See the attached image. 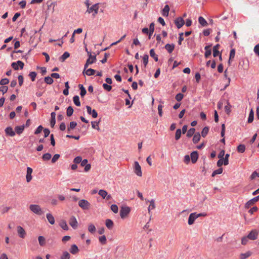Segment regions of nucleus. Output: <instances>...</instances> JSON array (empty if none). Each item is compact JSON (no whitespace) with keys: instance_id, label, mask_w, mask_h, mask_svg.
Here are the masks:
<instances>
[{"instance_id":"nucleus-21","label":"nucleus","mask_w":259,"mask_h":259,"mask_svg":"<svg viewBox=\"0 0 259 259\" xmlns=\"http://www.w3.org/2000/svg\"><path fill=\"white\" fill-rule=\"evenodd\" d=\"M69 251L72 254H75L79 251V249L75 244H73L71 246Z\"/></svg>"},{"instance_id":"nucleus-37","label":"nucleus","mask_w":259,"mask_h":259,"mask_svg":"<svg viewBox=\"0 0 259 259\" xmlns=\"http://www.w3.org/2000/svg\"><path fill=\"white\" fill-rule=\"evenodd\" d=\"M69 53L67 52H65L61 56L60 60L61 62H64L67 58H68L69 57Z\"/></svg>"},{"instance_id":"nucleus-19","label":"nucleus","mask_w":259,"mask_h":259,"mask_svg":"<svg viewBox=\"0 0 259 259\" xmlns=\"http://www.w3.org/2000/svg\"><path fill=\"white\" fill-rule=\"evenodd\" d=\"M25 125L24 124L20 125V126H17L15 128V133H16L17 134L20 135L22 134L24 130Z\"/></svg>"},{"instance_id":"nucleus-9","label":"nucleus","mask_w":259,"mask_h":259,"mask_svg":"<svg viewBox=\"0 0 259 259\" xmlns=\"http://www.w3.org/2000/svg\"><path fill=\"white\" fill-rule=\"evenodd\" d=\"M258 200L259 195L248 201L245 204V207L246 208H249L251 205H252L254 203L258 201Z\"/></svg>"},{"instance_id":"nucleus-46","label":"nucleus","mask_w":259,"mask_h":259,"mask_svg":"<svg viewBox=\"0 0 259 259\" xmlns=\"http://www.w3.org/2000/svg\"><path fill=\"white\" fill-rule=\"evenodd\" d=\"M73 108L71 106H69L67 108V111H66V115H67V116H68V117H70V116H71L73 114Z\"/></svg>"},{"instance_id":"nucleus-1","label":"nucleus","mask_w":259,"mask_h":259,"mask_svg":"<svg viewBox=\"0 0 259 259\" xmlns=\"http://www.w3.org/2000/svg\"><path fill=\"white\" fill-rule=\"evenodd\" d=\"M29 209L33 213L37 215H41L44 213V211L42 210L40 206L37 204H31L29 206Z\"/></svg>"},{"instance_id":"nucleus-26","label":"nucleus","mask_w":259,"mask_h":259,"mask_svg":"<svg viewBox=\"0 0 259 259\" xmlns=\"http://www.w3.org/2000/svg\"><path fill=\"white\" fill-rule=\"evenodd\" d=\"M47 219L48 222L51 224L53 225L55 223V219L53 215L50 213H48L46 215Z\"/></svg>"},{"instance_id":"nucleus-10","label":"nucleus","mask_w":259,"mask_h":259,"mask_svg":"<svg viewBox=\"0 0 259 259\" xmlns=\"http://www.w3.org/2000/svg\"><path fill=\"white\" fill-rule=\"evenodd\" d=\"M17 231L18 236L21 238H24L26 235L25 230L20 226L17 227Z\"/></svg>"},{"instance_id":"nucleus-6","label":"nucleus","mask_w":259,"mask_h":259,"mask_svg":"<svg viewBox=\"0 0 259 259\" xmlns=\"http://www.w3.org/2000/svg\"><path fill=\"white\" fill-rule=\"evenodd\" d=\"M258 231L257 230H252L247 235L250 240H254L257 238Z\"/></svg>"},{"instance_id":"nucleus-30","label":"nucleus","mask_w":259,"mask_h":259,"mask_svg":"<svg viewBox=\"0 0 259 259\" xmlns=\"http://www.w3.org/2000/svg\"><path fill=\"white\" fill-rule=\"evenodd\" d=\"M198 22L202 26H206L208 25V23L205 19L201 16H200L198 18Z\"/></svg>"},{"instance_id":"nucleus-11","label":"nucleus","mask_w":259,"mask_h":259,"mask_svg":"<svg viewBox=\"0 0 259 259\" xmlns=\"http://www.w3.org/2000/svg\"><path fill=\"white\" fill-rule=\"evenodd\" d=\"M69 225L74 229H76L77 227V221L74 216H71L69 221Z\"/></svg>"},{"instance_id":"nucleus-15","label":"nucleus","mask_w":259,"mask_h":259,"mask_svg":"<svg viewBox=\"0 0 259 259\" xmlns=\"http://www.w3.org/2000/svg\"><path fill=\"white\" fill-rule=\"evenodd\" d=\"M252 254V252L250 251H247L245 253H241L239 255V259H246Z\"/></svg>"},{"instance_id":"nucleus-4","label":"nucleus","mask_w":259,"mask_h":259,"mask_svg":"<svg viewBox=\"0 0 259 259\" xmlns=\"http://www.w3.org/2000/svg\"><path fill=\"white\" fill-rule=\"evenodd\" d=\"M78 205L83 210H88L90 207V203L85 199H81L78 202Z\"/></svg>"},{"instance_id":"nucleus-22","label":"nucleus","mask_w":259,"mask_h":259,"mask_svg":"<svg viewBox=\"0 0 259 259\" xmlns=\"http://www.w3.org/2000/svg\"><path fill=\"white\" fill-rule=\"evenodd\" d=\"M59 226L62 229L64 230L67 231L69 229V228L67 226L66 221L64 220H61V221L59 223Z\"/></svg>"},{"instance_id":"nucleus-48","label":"nucleus","mask_w":259,"mask_h":259,"mask_svg":"<svg viewBox=\"0 0 259 259\" xmlns=\"http://www.w3.org/2000/svg\"><path fill=\"white\" fill-rule=\"evenodd\" d=\"M88 230L91 233H94L96 231V227L94 225L90 224L88 226Z\"/></svg>"},{"instance_id":"nucleus-59","label":"nucleus","mask_w":259,"mask_h":259,"mask_svg":"<svg viewBox=\"0 0 259 259\" xmlns=\"http://www.w3.org/2000/svg\"><path fill=\"white\" fill-rule=\"evenodd\" d=\"M253 51L255 55L259 57V44L255 46L254 47Z\"/></svg>"},{"instance_id":"nucleus-52","label":"nucleus","mask_w":259,"mask_h":259,"mask_svg":"<svg viewBox=\"0 0 259 259\" xmlns=\"http://www.w3.org/2000/svg\"><path fill=\"white\" fill-rule=\"evenodd\" d=\"M103 87L104 89L108 92H110L112 90V86L107 83H103Z\"/></svg>"},{"instance_id":"nucleus-51","label":"nucleus","mask_w":259,"mask_h":259,"mask_svg":"<svg viewBox=\"0 0 259 259\" xmlns=\"http://www.w3.org/2000/svg\"><path fill=\"white\" fill-rule=\"evenodd\" d=\"M184 95L182 93H179L177 94V95L175 97L176 100L178 102H180L181 101H182Z\"/></svg>"},{"instance_id":"nucleus-33","label":"nucleus","mask_w":259,"mask_h":259,"mask_svg":"<svg viewBox=\"0 0 259 259\" xmlns=\"http://www.w3.org/2000/svg\"><path fill=\"white\" fill-rule=\"evenodd\" d=\"M195 128H194L193 127V128H191L187 132V134H186V136L188 138H191V137H192V136L193 135L195 134Z\"/></svg>"},{"instance_id":"nucleus-13","label":"nucleus","mask_w":259,"mask_h":259,"mask_svg":"<svg viewBox=\"0 0 259 259\" xmlns=\"http://www.w3.org/2000/svg\"><path fill=\"white\" fill-rule=\"evenodd\" d=\"M192 162L193 163H195L197 162L198 158V153L197 151H193L191 153V157H190Z\"/></svg>"},{"instance_id":"nucleus-50","label":"nucleus","mask_w":259,"mask_h":259,"mask_svg":"<svg viewBox=\"0 0 259 259\" xmlns=\"http://www.w3.org/2000/svg\"><path fill=\"white\" fill-rule=\"evenodd\" d=\"M230 156V155L229 154H226L225 155V157L223 158V160L224 161V164L225 165H227L229 164V157Z\"/></svg>"},{"instance_id":"nucleus-5","label":"nucleus","mask_w":259,"mask_h":259,"mask_svg":"<svg viewBox=\"0 0 259 259\" xmlns=\"http://www.w3.org/2000/svg\"><path fill=\"white\" fill-rule=\"evenodd\" d=\"M99 11V4H96L93 5L92 7L88 8L87 10V12L89 13H93V16L95 17L96 15L98 14Z\"/></svg>"},{"instance_id":"nucleus-56","label":"nucleus","mask_w":259,"mask_h":259,"mask_svg":"<svg viewBox=\"0 0 259 259\" xmlns=\"http://www.w3.org/2000/svg\"><path fill=\"white\" fill-rule=\"evenodd\" d=\"M235 55V50L234 49H232L231 50L229 55L230 60H232L234 59Z\"/></svg>"},{"instance_id":"nucleus-20","label":"nucleus","mask_w":259,"mask_h":259,"mask_svg":"<svg viewBox=\"0 0 259 259\" xmlns=\"http://www.w3.org/2000/svg\"><path fill=\"white\" fill-rule=\"evenodd\" d=\"M51 119L50 121V125L52 127H53L56 123V113L53 112L51 113Z\"/></svg>"},{"instance_id":"nucleus-28","label":"nucleus","mask_w":259,"mask_h":259,"mask_svg":"<svg viewBox=\"0 0 259 259\" xmlns=\"http://www.w3.org/2000/svg\"><path fill=\"white\" fill-rule=\"evenodd\" d=\"M169 11V7L168 5H166L162 10V14L163 16H168Z\"/></svg>"},{"instance_id":"nucleus-3","label":"nucleus","mask_w":259,"mask_h":259,"mask_svg":"<svg viewBox=\"0 0 259 259\" xmlns=\"http://www.w3.org/2000/svg\"><path fill=\"white\" fill-rule=\"evenodd\" d=\"M131 208L128 206H122L120 210V215L122 219H124L130 212Z\"/></svg>"},{"instance_id":"nucleus-64","label":"nucleus","mask_w":259,"mask_h":259,"mask_svg":"<svg viewBox=\"0 0 259 259\" xmlns=\"http://www.w3.org/2000/svg\"><path fill=\"white\" fill-rule=\"evenodd\" d=\"M8 88L6 86H2L0 87V91L3 93V94L6 93L8 91Z\"/></svg>"},{"instance_id":"nucleus-58","label":"nucleus","mask_w":259,"mask_h":259,"mask_svg":"<svg viewBox=\"0 0 259 259\" xmlns=\"http://www.w3.org/2000/svg\"><path fill=\"white\" fill-rule=\"evenodd\" d=\"M9 82V79L7 78H3V79H1V80L0 81V84L2 85H4L8 84Z\"/></svg>"},{"instance_id":"nucleus-60","label":"nucleus","mask_w":259,"mask_h":259,"mask_svg":"<svg viewBox=\"0 0 259 259\" xmlns=\"http://www.w3.org/2000/svg\"><path fill=\"white\" fill-rule=\"evenodd\" d=\"M184 34V33L183 32H181V33H179V40H178V44L179 45H181L182 42L184 40V37H183Z\"/></svg>"},{"instance_id":"nucleus-57","label":"nucleus","mask_w":259,"mask_h":259,"mask_svg":"<svg viewBox=\"0 0 259 259\" xmlns=\"http://www.w3.org/2000/svg\"><path fill=\"white\" fill-rule=\"evenodd\" d=\"M111 209L112 210V211L113 212L116 213L118 212V207L117 205H116V204H112L111 206Z\"/></svg>"},{"instance_id":"nucleus-54","label":"nucleus","mask_w":259,"mask_h":259,"mask_svg":"<svg viewBox=\"0 0 259 259\" xmlns=\"http://www.w3.org/2000/svg\"><path fill=\"white\" fill-rule=\"evenodd\" d=\"M248 239H249V238L247 237V236H243L241 238V244L243 245H246L248 241Z\"/></svg>"},{"instance_id":"nucleus-36","label":"nucleus","mask_w":259,"mask_h":259,"mask_svg":"<svg viewBox=\"0 0 259 259\" xmlns=\"http://www.w3.org/2000/svg\"><path fill=\"white\" fill-rule=\"evenodd\" d=\"M182 131L180 128H178L176 130V134H175V139L176 140L178 141L179 140L182 135Z\"/></svg>"},{"instance_id":"nucleus-38","label":"nucleus","mask_w":259,"mask_h":259,"mask_svg":"<svg viewBox=\"0 0 259 259\" xmlns=\"http://www.w3.org/2000/svg\"><path fill=\"white\" fill-rule=\"evenodd\" d=\"M237 150L239 153H243L245 150V146L243 144H240L237 148Z\"/></svg>"},{"instance_id":"nucleus-63","label":"nucleus","mask_w":259,"mask_h":259,"mask_svg":"<svg viewBox=\"0 0 259 259\" xmlns=\"http://www.w3.org/2000/svg\"><path fill=\"white\" fill-rule=\"evenodd\" d=\"M162 108H163V106L161 104H159L158 106V114L160 117H161L162 116Z\"/></svg>"},{"instance_id":"nucleus-17","label":"nucleus","mask_w":259,"mask_h":259,"mask_svg":"<svg viewBox=\"0 0 259 259\" xmlns=\"http://www.w3.org/2000/svg\"><path fill=\"white\" fill-rule=\"evenodd\" d=\"M220 47V45L219 44H217L215 46L213 47L212 50H213V56L214 57H217L221 53L219 52V51H218V49Z\"/></svg>"},{"instance_id":"nucleus-47","label":"nucleus","mask_w":259,"mask_h":259,"mask_svg":"<svg viewBox=\"0 0 259 259\" xmlns=\"http://www.w3.org/2000/svg\"><path fill=\"white\" fill-rule=\"evenodd\" d=\"M51 157H52V155L50 153H47L44 154L42 155V158L44 161H48L51 158Z\"/></svg>"},{"instance_id":"nucleus-8","label":"nucleus","mask_w":259,"mask_h":259,"mask_svg":"<svg viewBox=\"0 0 259 259\" xmlns=\"http://www.w3.org/2000/svg\"><path fill=\"white\" fill-rule=\"evenodd\" d=\"M175 24L177 27L179 29L185 24V21L182 17H179L175 20Z\"/></svg>"},{"instance_id":"nucleus-49","label":"nucleus","mask_w":259,"mask_h":259,"mask_svg":"<svg viewBox=\"0 0 259 259\" xmlns=\"http://www.w3.org/2000/svg\"><path fill=\"white\" fill-rule=\"evenodd\" d=\"M99 241L102 244H105L106 243V237L105 235L100 236L99 238Z\"/></svg>"},{"instance_id":"nucleus-2","label":"nucleus","mask_w":259,"mask_h":259,"mask_svg":"<svg viewBox=\"0 0 259 259\" xmlns=\"http://www.w3.org/2000/svg\"><path fill=\"white\" fill-rule=\"evenodd\" d=\"M97 58H96V55H92V54H90L89 55V58L87 60L86 63L84 66V71L87 69L89 65L94 63L96 62Z\"/></svg>"},{"instance_id":"nucleus-41","label":"nucleus","mask_w":259,"mask_h":259,"mask_svg":"<svg viewBox=\"0 0 259 259\" xmlns=\"http://www.w3.org/2000/svg\"><path fill=\"white\" fill-rule=\"evenodd\" d=\"M38 242H39V245L41 246H43L45 245L46 244V239L45 238L42 236H39L38 238Z\"/></svg>"},{"instance_id":"nucleus-55","label":"nucleus","mask_w":259,"mask_h":259,"mask_svg":"<svg viewBox=\"0 0 259 259\" xmlns=\"http://www.w3.org/2000/svg\"><path fill=\"white\" fill-rule=\"evenodd\" d=\"M60 155L59 154H55L52 158L51 162L53 163H55L59 158Z\"/></svg>"},{"instance_id":"nucleus-7","label":"nucleus","mask_w":259,"mask_h":259,"mask_svg":"<svg viewBox=\"0 0 259 259\" xmlns=\"http://www.w3.org/2000/svg\"><path fill=\"white\" fill-rule=\"evenodd\" d=\"M134 168L135 174L138 176L141 177L142 175L141 167L138 161H135Z\"/></svg>"},{"instance_id":"nucleus-43","label":"nucleus","mask_w":259,"mask_h":259,"mask_svg":"<svg viewBox=\"0 0 259 259\" xmlns=\"http://www.w3.org/2000/svg\"><path fill=\"white\" fill-rule=\"evenodd\" d=\"M70 255L66 251H64L63 252L62 255L60 257V259H70Z\"/></svg>"},{"instance_id":"nucleus-18","label":"nucleus","mask_w":259,"mask_h":259,"mask_svg":"<svg viewBox=\"0 0 259 259\" xmlns=\"http://www.w3.org/2000/svg\"><path fill=\"white\" fill-rule=\"evenodd\" d=\"M175 46L174 44H167L166 45H165L164 48L169 53H171L174 51V50L175 49Z\"/></svg>"},{"instance_id":"nucleus-27","label":"nucleus","mask_w":259,"mask_h":259,"mask_svg":"<svg viewBox=\"0 0 259 259\" xmlns=\"http://www.w3.org/2000/svg\"><path fill=\"white\" fill-rule=\"evenodd\" d=\"M253 119H254V112H253V109H251L249 114L247 122L249 123H250L252 122V121H253Z\"/></svg>"},{"instance_id":"nucleus-45","label":"nucleus","mask_w":259,"mask_h":259,"mask_svg":"<svg viewBox=\"0 0 259 259\" xmlns=\"http://www.w3.org/2000/svg\"><path fill=\"white\" fill-rule=\"evenodd\" d=\"M223 168L220 167L219 169L215 170L212 172L211 176L213 177L217 175L221 174L223 172Z\"/></svg>"},{"instance_id":"nucleus-42","label":"nucleus","mask_w":259,"mask_h":259,"mask_svg":"<svg viewBox=\"0 0 259 259\" xmlns=\"http://www.w3.org/2000/svg\"><path fill=\"white\" fill-rule=\"evenodd\" d=\"M148 58L149 56L147 54H145L143 57V63L145 68L146 67V66L148 63Z\"/></svg>"},{"instance_id":"nucleus-32","label":"nucleus","mask_w":259,"mask_h":259,"mask_svg":"<svg viewBox=\"0 0 259 259\" xmlns=\"http://www.w3.org/2000/svg\"><path fill=\"white\" fill-rule=\"evenodd\" d=\"M73 101L74 103V104L76 106H80V102L79 101V96L77 95H75L73 97Z\"/></svg>"},{"instance_id":"nucleus-39","label":"nucleus","mask_w":259,"mask_h":259,"mask_svg":"<svg viewBox=\"0 0 259 259\" xmlns=\"http://www.w3.org/2000/svg\"><path fill=\"white\" fill-rule=\"evenodd\" d=\"M209 132V127L208 126H205L201 132V136L202 137L204 138L206 136L208 133Z\"/></svg>"},{"instance_id":"nucleus-31","label":"nucleus","mask_w":259,"mask_h":259,"mask_svg":"<svg viewBox=\"0 0 259 259\" xmlns=\"http://www.w3.org/2000/svg\"><path fill=\"white\" fill-rule=\"evenodd\" d=\"M106 226L109 229H111L114 225L113 222L110 219H107L106 220Z\"/></svg>"},{"instance_id":"nucleus-34","label":"nucleus","mask_w":259,"mask_h":259,"mask_svg":"<svg viewBox=\"0 0 259 259\" xmlns=\"http://www.w3.org/2000/svg\"><path fill=\"white\" fill-rule=\"evenodd\" d=\"M44 81L47 84H52L54 82V80L52 77L49 76L45 77L44 78Z\"/></svg>"},{"instance_id":"nucleus-12","label":"nucleus","mask_w":259,"mask_h":259,"mask_svg":"<svg viewBox=\"0 0 259 259\" xmlns=\"http://www.w3.org/2000/svg\"><path fill=\"white\" fill-rule=\"evenodd\" d=\"M197 219L196 217V212H193L190 214L188 218V224L191 225L194 224L195 220Z\"/></svg>"},{"instance_id":"nucleus-16","label":"nucleus","mask_w":259,"mask_h":259,"mask_svg":"<svg viewBox=\"0 0 259 259\" xmlns=\"http://www.w3.org/2000/svg\"><path fill=\"white\" fill-rule=\"evenodd\" d=\"M5 132L7 135L11 137H14L15 135V132L13 131L12 127L9 126L5 129Z\"/></svg>"},{"instance_id":"nucleus-40","label":"nucleus","mask_w":259,"mask_h":259,"mask_svg":"<svg viewBox=\"0 0 259 259\" xmlns=\"http://www.w3.org/2000/svg\"><path fill=\"white\" fill-rule=\"evenodd\" d=\"M154 30V23L153 22L150 24L149 31V38H150L151 35L153 34Z\"/></svg>"},{"instance_id":"nucleus-25","label":"nucleus","mask_w":259,"mask_h":259,"mask_svg":"<svg viewBox=\"0 0 259 259\" xmlns=\"http://www.w3.org/2000/svg\"><path fill=\"white\" fill-rule=\"evenodd\" d=\"M145 200H146V202H150V205H149V207L148 208V212H149V213H150L151 209H154L155 208L154 200V199H152L150 201H149L148 200H146V199H145Z\"/></svg>"},{"instance_id":"nucleus-24","label":"nucleus","mask_w":259,"mask_h":259,"mask_svg":"<svg viewBox=\"0 0 259 259\" xmlns=\"http://www.w3.org/2000/svg\"><path fill=\"white\" fill-rule=\"evenodd\" d=\"M201 136L199 133H196L194 134L193 138V142L194 144H197L200 140Z\"/></svg>"},{"instance_id":"nucleus-62","label":"nucleus","mask_w":259,"mask_h":259,"mask_svg":"<svg viewBox=\"0 0 259 259\" xmlns=\"http://www.w3.org/2000/svg\"><path fill=\"white\" fill-rule=\"evenodd\" d=\"M81 160L82 157L81 156H78L74 158L73 160V162L76 164L79 163L81 161Z\"/></svg>"},{"instance_id":"nucleus-14","label":"nucleus","mask_w":259,"mask_h":259,"mask_svg":"<svg viewBox=\"0 0 259 259\" xmlns=\"http://www.w3.org/2000/svg\"><path fill=\"white\" fill-rule=\"evenodd\" d=\"M33 170L30 167H28L27 168V174H26V181L27 182H29L32 180V176L31 174L32 173Z\"/></svg>"},{"instance_id":"nucleus-44","label":"nucleus","mask_w":259,"mask_h":259,"mask_svg":"<svg viewBox=\"0 0 259 259\" xmlns=\"http://www.w3.org/2000/svg\"><path fill=\"white\" fill-rule=\"evenodd\" d=\"M98 194L100 195L103 199H105L107 194H108L107 192L105 190H100L99 191Z\"/></svg>"},{"instance_id":"nucleus-29","label":"nucleus","mask_w":259,"mask_h":259,"mask_svg":"<svg viewBox=\"0 0 259 259\" xmlns=\"http://www.w3.org/2000/svg\"><path fill=\"white\" fill-rule=\"evenodd\" d=\"M150 56L154 59V60L157 62L158 60V55L155 53L154 50L152 49L149 52Z\"/></svg>"},{"instance_id":"nucleus-61","label":"nucleus","mask_w":259,"mask_h":259,"mask_svg":"<svg viewBox=\"0 0 259 259\" xmlns=\"http://www.w3.org/2000/svg\"><path fill=\"white\" fill-rule=\"evenodd\" d=\"M43 130V127L42 125H39L36 130L34 132V134L38 135V134L40 133Z\"/></svg>"},{"instance_id":"nucleus-53","label":"nucleus","mask_w":259,"mask_h":259,"mask_svg":"<svg viewBox=\"0 0 259 259\" xmlns=\"http://www.w3.org/2000/svg\"><path fill=\"white\" fill-rule=\"evenodd\" d=\"M36 75H37V73L34 71L30 72L29 73V76L30 77L31 80L32 81H34L35 80Z\"/></svg>"},{"instance_id":"nucleus-35","label":"nucleus","mask_w":259,"mask_h":259,"mask_svg":"<svg viewBox=\"0 0 259 259\" xmlns=\"http://www.w3.org/2000/svg\"><path fill=\"white\" fill-rule=\"evenodd\" d=\"M226 103L227 105L225 106V110L227 114H229L231 112V108L232 106L228 101H226Z\"/></svg>"},{"instance_id":"nucleus-23","label":"nucleus","mask_w":259,"mask_h":259,"mask_svg":"<svg viewBox=\"0 0 259 259\" xmlns=\"http://www.w3.org/2000/svg\"><path fill=\"white\" fill-rule=\"evenodd\" d=\"M95 72H96L95 70L92 69V68H89L88 69H86L84 71L83 70V74L85 73L87 75H88V76L93 75H94Z\"/></svg>"}]
</instances>
